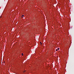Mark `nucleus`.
<instances>
[{"label": "nucleus", "mask_w": 74, "mask_h": 74, "mask_svg": "<svg viewBox=\"0 0 74 74\" xmlns=\"http://www.w3.org/2000/svg\"><path fill=\"white\" fill-rule=\"evenodd\" d=\"M24 16V15H22L21 17H22V18H23Z\"/></svg>", "instance_id": "nucleus-1"}, {"label": "nucleus", "mask_w": 74, "mask_h": 74, "mask_svg": "<svg viewBox=\"0 0 74 74\" xmlns=\"http://www.w3.org/2000/svg\"><path fill=\"white\" fill-rule=\"evenodd\" d=\"M21 55H22V56L23 55V53H22Z\"/></svg>", "instance_id": "nucleus-2"}, {"label": "nucleus", "mask_w": 74, "mask_h": 74, "mask_svg": "<svg viewBox=\"0 0 74 74\" xmlns=\"http://www.w3.org/2000/svg\"><path fill=\"white\" fill-rule=\"evenodd\" d=\"M59 48H58V51H59Z\"/></svg>", "instance_id": "nucleus-3"}, {"label": "nucleus", "mask_w": 74, "mask_h": 74, "mask_svg": "<svg viewBox=\"0 0 74 74\" xmlns=\"http://www.w3.org/2000/svg\"><path fill=\"white\" fill-rule=\"evenodd\" d=\"M56 51H58V49H56Z\"/></svg>", "instance_id": "nucleus-4"}, {"label": "nucleus", "mask_w": 74, "mask_h": 74, "mask_svg": "<svg viewBox=\"0 0 74 74\" xmlns=\"http://www.w3.org/2000/svg\"><path fill=\"white\" fill-rule=\"evenodd\" d=\"M40 44H42V43H41V42H40Z\"/></svg>", "instance_id": "nucleus-5"}, {"label": "nucleus", "mask_w": 74, "mask_h": 74, "mask_svg": "<svg viewBox=\"0 0 74 74\" xmlns=\"http://www.w3.org/2000/svg\"><path fill=\"white\" fill-rule=\"evenodd\" d=\"M25 71H25L24 72V73H25Z\"/></svg>", "instance_id": "nucleus-6"}, {"label": "nucleus", "mask_w": 74, "mask_h": 74, "mask_svg": "<svg viewBox=\"0 0 74 74\" xmlns=\"http://www.w3.org/2000/svg\"><path fill=\"white\" fill-rule=\"evenodd\" d=\"M4 62V63H5V62Z\"/></svg>", "instance_id": "nucleus-7"}]
</instances>
